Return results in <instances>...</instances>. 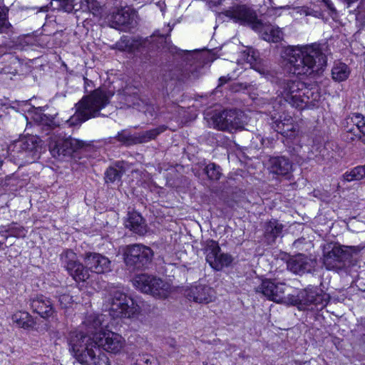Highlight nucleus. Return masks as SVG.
I'll list each match as a JSON object with an SVG mask.
<instances>
[{"label":"nucleus","mask_w":365,"mask_h":365,"mask_svg":"<svg viewBox=\"0 0 365 365\" xmlns=\"http://www.w3.org/2000/svg\"><path fill=\"white\" fill-rule=\"evenodd\" d=\"M90 341L91 337L77 332L68 334L70 351L81 365H108V358L100 347L108 352L117 354L125 344L123 338L113 331H105L96 340Z\"/></svg>","instance_id":"nucleus-1"},{"label":"nucleus","mask_w":365,"mask_h":365,"mask_svg":"<svg viewBox=\"0 0 365 365\" xmlns=\"http://www.w3.org/2000/svg\"><path fill=\"white\" fill-rule=\"evenodd\" d=\"M289 72L297 76H315L327 66V56L318 43L289 46L284 51Z\"/></svg>","instance_id":"nucleus-2"},{"label":"nucleus","mask_w":365,"mask_h":365,"mask_svg":"<svg viewBox=\"0 0 365 365\" xmlns=\"http://www.w3.org/2000/svg\"><path fill=\"white\" fill-rule=\"evenodd\" d=\"M252 68L267 81L278 86L277 92L292 107L298 109H304L307 107L309 100L310 90L304 83L299 80L281 79L277 76L275 71L259 62L252 64Z\"/></svg>","instance_id":"nucleus-3"},{"label":"nucleus","mask_w":365,"mask_h":365,"mask_svg":"<svg viewBox=\"0 0 365 365\" xmlns=\"http://www.w3.org/2000/svg\"><path fill=\"white\" fill-rule=\"evenodd\" d=\"M115 48L120 51L135 53L140 63L151 62L155 56V50L168 48L167 36L155 33L150 39H137L123 36L115 44Z\"/></svg>","instance_id":"nucleus-4"},{"label":"nucleus","mask_w":365,"mask_h":365,"mask_svg":"<svg viewBox=\"0 0 365 365\" xmlns=\"http://www.w3.org/2000/svg\"><path fill=\"white\" fill-rule=\"evenodd\" d=\"M111 96L113 94L105 90L93 91L76 104V111L66 121L67 123L70 126H76L91 118L99 115L100 110L109 103Z\"/></svg>","instance_id":"nucleus-5"},{"label":"nucleus","mask_w":365,"mask_h":365,"mask_svg":"<svg viewBox=\"0 0 365 365\" xmlns=\"http://www.w3.org/2000/svg\"><path fill=\"white\" fill-rule=\"evenodd\" d=\"M364 248L363 246H346L331 242L323 246V264L327 269L340 271L349 267L351 259Z\"/></svg>","instance_id":"nucleus-6"},{"label":"nucleus","mask_w":365,"mask_h":365,"mask_svg":"<svg viewBox=\"0 0 365 365\" xmlns=\"http://www.w3.org/2000/svg\"><path fill=\"white\" fill-rule=\"evenodd\" d=\"M153 252L149 247L141 244L127 245L123 249V259L130 272L147 268L152 262Z\"/></svg>","instance_id":"nucleus-7"},{"label":"nucleus","mask_w":365,"mask_h":365,"mask_svg":"<svg viewBox=\"0 0 365 365\" xmlns=\"http://www.w3.org/2000/svg\"><path fill=\"white\" fill-rule=\"evenodd\" d=\"M329 300V295L322 289L312 285L301 289L297 295L288 294L287 303L298 306L299 309H305L310 305L327 306Z\"/></svg>","instance_id":"nucleus-8"},{"label":"nucleus","mask_w":365,"mask_h":365,"mask_svg":"<svg viewBox=\"0 0 365 365\" xmlns=\"http://www.w3.org/2000/svg\"><path fill=\"white\" fill-rule=\"evenodd\" d=\"M133 284L142 292L160 299L167 298L171 292L169 283L147 274L136 275L133 279Z\"/></svg>","instance_id":"nucleus-9"},{"label":"nucleus","mask_w":365,"mask_h":365,"mask_svg":"<svg viewBox=\"0 0 365 365\" xmlns=\"http://www.w3.org/2000/svg\"><path fill=\"white\" fill-rule=\"evenodd\" d=\"M109 314L113 318H129L135 312L134 302L120 289L110 291L107 299Z\"/></svg>","instance_id":"nucleus-10"},{"label":"nucleus","mask_w":365,"mask_h":365,"mask_svg":"<svg viewBox=\"0 0 365 365\" xmlns=\"http://www.w3.org/2000/svg\"><path fill=\"white\" fill-rule=\"evenodd\" d=\"M243 115L237 110H225L215 113L211 117L214 128L229 132L242 130L244 127Z\"/></svg>","instance_id":"nucleus-11"},{"label":"nucleus","mask_w":365,"mask_h":365,"mask_svg":"<svg viewBox=\"0 0 365 365\" xmlns=\"http://www.w3.org/2000/svg\"><path fill=\"white\" fill-rule=\"evenodd\" d=\"M223 14L234 22L249 26L253 30L261 26V20L257 18L256 11L246 4H235L225 10Z\"/></svg>","instance_id":"nucleus-12"},{"label":"nucleus","mask_w":365,"mask_h":365,"mask_svg":"<svg viewBox=\"0 0 365 365\" xmlns=\"http://www.w3.org/2000/svg\"><path fill=\"white\" fill-rule=\"evenodd\" d=\"M84 143L71 137L52 135L49 141V151L53 157L61 158L70 156L77 150L83 148Z\"/></svg>","instance_id":"nucleus-13"},{"label":"nucleus","mask_w":365,"mask_h":365,"mask_svg":"<svg viewBox=\"0 0 365 365\" xmlns=\"http://www.w3.org/2000/svg\"><path fill=\"white\" fill-rule=\"evenodd\" d=\"M60 262L76 281L84 282L89 278V272L78 261L76 254L72 250L63 251L60 255Z\"/></svg>","instance_id":"nucleus-14"},{"label":"nucleus","mask_w":365,"mask_h":365,"mask_svg":"<svg viewBox=\"0 0 365 365\" xmlns=\"http://www.w3.org/2000/svg\"><path fill=\"white\" fill-rule=\"evenodd\" d=\"M108 21L111 27L127 31L137 26V14L130 7L121 6L113 11Z\"/></svg>","instance_id":"nucleus-15"},{"label":"nucleus","mask_w":365,"mask_h":365,"mask_svg":"<svg viewBox=\"0 0 365 365\" xmlns=\"http://www.w3.org/2000/svg\"><path fill=\"white\" fill-rule=\"evenodd\" d=\"M204 252L206 255V261L212 268L215 270H221L224 267L229 266L232 262L231 255L221 252L218 243L212 240L206 242Z\"/></svg>","instance_id":"nucleus-16"},{"label":"nucleus","mask_w":365,"mask_h":365,"mask_svg":"<svg viewBox=\"0 0 365 365\" xmlns=\"http://www.w3.org/2000/svg\"><path fill=\"white\" fill-rule=\"evenodd\" d=\"M107 317L103 314H92L88 315L83 323V327L80 331H73L88 337H91V341L96 339L100 334L105 332L104 328L108 327Z\"/></svg>","instance_id":"nucleus-17"},{"label":"nucleus","mask_w":365,"mask_h":365,"mask_svg":"<svg viewBox=\"0 0 365 365\" xmlns=\"http://www.w3.org/2000/svg\"><path fill=\"white\" fill-rule=\"evenodd\" d=\"M285 289L286 284L284 283H277L271 279H265L257 287L256 292L262 293L269 300L276 302H287V297H285Z\"/></svg>","instance_id":"nucleus-18"},{"label":"nucleus","mask_w":365,"mask_h":365,"mask_svg":"<svg viewBox=\"0 0 365 365\" xmlns=\"http://www.w3.org/2000/svg\"><path fill=\"white\" fill-rule=\"evenodd\" d=\"M85 266L88 271L97 274L106 273L111 270V262L109 259L99 253L86 252L83 256Z\"/></svg>","instance_id":"nucleus-19"},{"label":"nucleus","mask_w":365,"mask_h":365,"mask_svg":"<svg viewBox=\"0 0 365 365\" xmlns=\"http://www.w3.org/2000/svg\"><path fill=\"white\" fill-rule=\"evenodd\" d=\"M185 296L190 301L197 303L208 304L215 299L214 290L205 284H194L187 289Z\"/></svg>","instance_id":"nucleus-20"},{"label":"nucleus","mask_w":365,"mask_h":365,"mask_svg":"<svg viewBox=\"0 0 365 365\" xmlns=\"http://www.w3.org/2000/svg\"><path fill=\"white\" fill-rule=\"evenodd\" d=\"M315 264L314 259L303 254L292 256L287 261V269L299 275L310 272L315 267Z\"/></svg>","instance_id":"nucleus-21"},{"label":"nucleus","mask_w":365,"mask_h":365,"mask_svg":"<svg viewBox=\"0 0 365 365\" xmlns=\"http://www.w3.org/2000/svg\"><path fill=\"white\" fill-rule=\"evenodd\" d=\"M30 306L34 312L43 319L53 318L55 316V309L50 298L44 295H37L30 299Z\"/></svg>","instance_id":"nucleus-22"},{"label":"nucleus","mask_w":365,"mask_h":365,"mask_svg":"<svg viewBox=\"0 0 365 365\" xmlns=\"http://www.w3.org/2000/svg\"><path fill=\"white\" fill-rule=\"evenodd\" d=\"M15 148L38 158L43 148V141L37 135H25L15 143Z\"/></svg>","instance_id":"nucleus-23"},{"label":"nucleus","mask_w":365,"mask_h":365,"mask_svg":"<svg viewBox=\"0 0 365 365\" xmlns=\"http://www.w3.org/2000/svg\"><path fill=\"white\" fill-rule=\"evenodd\" d=\"M292 162L284 156L270 157L268 161L270 173L277 175H289L292 171Z\"/></svg>","instance_id":"nucleus-24"},{"label":"nucleus","mask_w":365,"mask_h":365,"mask_svg":"<svg viewBox=\"0 0 365 365\" xmlns=\"http://www.w3.org/2000/svg\"><path fill=\"white\" fill-rule=\"evenodd\" d=\"M124 224L126 228L139 235H143L147 232L145 222L137 212H129Z\"/></svg>","instance_id":"nucleus-25"},{"label":"nucleus","mask_w":365,"mask_h":365,"mask_svg":"<svg viewBox=\"0 0 365 365\" xmlns=\"http://www.w3.org/2000/svg\"><path fill=\"white\" fill-rule=\"evenodd\" d=\"M284 226L277 220L267 222L264 226V237L268 245L274 244L278 237H282Z\"/></svg>","instance_id":"nucleus-26"},{"label":"nucleus","mask_w":365,"mask_h":365,"mask_svg":"<svg viewBox=\"0 0 365 365\" xmlns=\"http://www.w3.org/2000/svg\"><path fill=\"white\" fill-rule=\"evenodd\" d=\"M260 28L255 31L261 33L264 40L272 42H279L283 38V32L278 27L273 25H266L261 21Z\"/></svg>","instance_id":"nucleus-27"},{"label":"nucleus","mask_w":365,"mask_h":365,"mask_svg":"<svg viewBox=\"0 0 365 365\" xmlns=\"http://www.w3.org/2000/svg\"><path fill=\"white\" fill-rule=\"evenodd\" d=\"M26 229L16 222H11L7 225H2L0 227V235L5 240L9 237L16 238L24 237L26 235Z\"/></svg>","instance_id":"nucleus-28"},{"label":"nucleus","mask_w":365,"mask_h":365,"mask_svg":"<svg viewBox=\"0 0 365 365\" xmlns=\"http://www.w3.org/2000/svg\"><path fill=\"white\" fill-rule=\"evenodd\" d=\"M166 129L167 126L160 125L149 130L137 133L138 144L145 143L155 139L158 135L165 131Z\"/></svg>","instance_id":"nucleus-29"},{"label":"nucleus","mask_w":365,"mask_h":365,"mask_svg":"<svg viewBox=\"0 0 365 365\" xmlns=\"http://www.w3.org/2000/svg\"><path fill=\"white\" fill-rule=\"evenodd\" d=\"M11 319L19 327L24 329H29L34 325L31 316L26 312H18L13 314Z\"/></svg>","instance_id":"nucleus-30"},{"label":"nucleus","mask_w":365,"mask_h":365,"mask_svg":"<svg viewBox=\"0 0 365 365\" xmlns=\"http://www.w3.org/2000/svg\"><path fill=\"white\" fill-rule=\"evenodd\" d=\"M124 172L125 170L119 163H116L115 166H110L105 173V182L113 183L115 181H120Z\"/></svg>","instance_id":"nucleus-31"},{"label":"nucleus","mask_w":365,"mask_h":365,"mask_svg":"<svg viewBox=\"0 0 365 365\" xmlns=\"http://www.w3.org/2000/svg\"><path fill=\"white\" fill-rule=\"evenodd\" d=\"M349 74V68L344 63H338L335 64L331 70L332 78L337 82H341L346 80Z\"/></svg>","instance_id":"nucleus-32"},{"label":"nucleus","mask_w":365,"mask_h":365,"mask_svg":"<svg viewBox=\"0 0 365 365\" xmlns=\"http://www.w3.org/2000/svg\"><path fill=\"white\" fill-rule=\"evenodd\" d=\"M178 73H174L175 78L180 81H186L187 80L195 79L198 77L197 67L192 65H186V66L177 71Z\"/></svg>","instance_id":"nucleus-33"},{"label":"nucleus","mask_w":365,"mask_h":365,"mask_svg":"<svg viewBox=\"0 0 365 365\" xmlns=\"http://www.w3.org/2000/svg\"><path fill=\"white\" fill-rule=\"evenodd\" d=\"M75 6L73 0H51L50 2V8L52 10L62 11L67 13H70L74 9H75Z\"/></svg>","instance_id":"nucleus-34"},{"label":"nucleus","mask_w":365,"mask_h":365,"mask_svg":"<svg viewBox=\"0 0 365 365\" xmlns=\"http://www.w3.org/2000/svg\"><path fill=\"white\" fill-rule=\"evenodd\" d=\"M115 139L126 146H130L138 144L137 133H131L127 130H123L118 132Z\"/></svg>","instance_id":"nucleus-35"},{"label":"nucleus","mask_w":365,"mask_h":365,"mask_svg":"<svg viewBox=\"0 0 365 365\" xmlns=\"http://www.w3.org/2000/svg\"><path fill=\"white\" fill-rule=\"evenodd\" d=\"M62 32H56L53 35H43L41 37V43H45V46L51 48L53 47H61L62 46L61 37Z\"/></svg>","instance_id":"nucleus-36"},{"label":"nucleus","mask_w":365,"mask_h":365,"mask_svg":"<svg viewBox=\"0 0 365 365\" xmlns=\"http://www.w3.org/2000/svg\"><path fill=\"white\" fill-rule=\"evenodd\" d=\"M120 100L128 107H133L135 109L140 106V101H143L136 93L130 94L127 90L123 93L120 94Z\"/></svg>","instance_id":"nucleus-37"},{"label":"nucleus","mask_w":365,"mask_h":365,"mask_svg":"<svg viewBox=\"0 0 365 365\" xmlns=\"http://www.w3.org/2000/svg\"><path fill=\"white\" fill-rule=\"evenodd\" d=\"M365 177V165L357 166L343 175V180L346 182L360 180Z\"/></svg>","instance_id":"nucleus-38"},{"label":"nucleus","mask_w":365,"mask_h":365,"mask_svg":"<svg viewBox=\"0 0 365 365\" xmlns=\"http://www.w3.org/2000/svg\"><path fill=\"white\" fill-rule=\"evenodd\" d=\"M34 120L39 124L38 126L44 125L46 126L48 129L53 128L58 125L53 117L48 116L42 113H36L34 115Z\"/></svg>","instance_id":"nucleus-39"},{"label":"nucleus","mask_w":365,"mask_h":365,"mask_svg":"<svg viewBox=\"0 0 365 365\" xmlns=\"http://www.w3.org/2000/svg\"><path fill=\"white\" fill-rule=\"evenodd\" d=\"M204 172L210 180L217 181L220 180L222 175L221 168L213 163L207 165L204 169Z\"/></svg>","instance_id":"nucleus-40"},{"label":"nucleus","mask_w":365,"mask_h":365,"mask_svg":"<svg viewBox=\"0 0 365 365\" xmlns=\"http://www.w3.org/2000/svg\"><path fill=\"white\" fill-rule=\"evenodd\" d=\"M80 9L91 11L93 14L99 13L102 9V4L98 0H79Z\"/></svg>","instance_id":"nucleus-41"},{"label":"nucleus","mask_w":365,"mask_h":365,"mask_svg":"<svg viewBox=\"0 0 365 365\" xmlns=\"http://www.w3.org/2000/svg\"><path fill=\"white\" fill-rule=\"evenodd\" d=\"M137 110L143 112L146 116L150 118L154 117L157 112L155 106L144 99L140 101V106H139Z\"/></svg>","instance_id":"nucleus-42"},{"label":"nucleus","mask_w":365,"mask_h":365,"mask_svg":"<svg viewBox=\"0 0 365 365\" xmlns=\"http://www.w3.org/2000/svg\"><path fill=\"white\" fill-rule=\"evenodd\" d=\"M351 121L357 127L359 131L365 135V116L361 113H354L351 118Z\"/></svg>","instance_id":"nucleus-43"},{"label":"nucleus","mask_w":365,"mask_h":365,"mask_svg":"<svg viewBox=\"0 0 365 365\" xmlns=\"http://www.w3.org/2000/svg\"><path fill=\"white\" fill-rule=\"evenodd\" d=\"M58 303L61 308L66 309L73 303V297L68 294H60Z\"/></svg>","instance_id":"nucleus-44"},{"label":"nucleus","mask_w":365,"mask_h":365,"mask_svg":"<svg viewBox=\"0 0 365 365\" xmlns=\"http://www.w3.org/2000/svg\"><path fill=\"white\" fill-rule=\"evenodd\" d=\"M286 126V123H283L282 121H276L275 125H274V128L275 130L282 134L284 136H289V133L292 131L291 128H287V129H284V127Z\"/></svg>","instance_id":"nucleus-45"},{"label":"nucleus","mask_w":365,"mask_h":365,"mask_svg":"<svg viewBox=\"0 0 365 365\" xmlns=\"http://www.w3.org/2000/svg\"><path fill=\"white\" fill-rule=\"evenodd\" d=\"M138 365H159L157 359L151 356H143L138 360Z\"/></svg>","instance_id":"nucleus-46"},{"label":"nucleus","mask_w":365,"mask_h":365,"mask_svg":"<svg viewBox=\"0 0 365 365\" xmlns=\"http://www.w3.org/2000/svg\"><path fill=\"white\" fill-rule=\"evenodd\" d=\"M9 24L7 21L6 12L4 9L0 6V32L8 28Z\"/></svg>","instance_id":"nucleus-47"},{"label":"nucleus","mask_w":365,"mask_h":365,"mask_svg":"<svg viewBox=\"0 0 365 365\" xmlns=\"http://www.w3.org/2000/svg\"><path fill=\"white\" fill-rule=\"evenodd\" d=\"M303 13L306 16H312L316 18H322L323 16V14L320 11H315L314 9L309 7H305L302 9Z\"/></svg>","instance_id":"nucleus-48"},{"label":"nucleus","mask_w":365,"mask_h":365,"mask_svg":"<svg viewBox=\"0 0 365 365\" xmlns=\"http://www.w3.org/2000/svg\"><path fill=\"white\" fill-rule=\"evenodd\" d=\"M322 1L324 4V5L327 8V9L330 11V12H331V13L336 12V10L334 6V4L332 3V1L331 0H322Z\"/></svg>","instance_id":"nucleus-49"},{"label":"nucleus","mask_w":365,"mask_h":365,"mask_svg":"<svg viewBox=\"0 0 365 365\" xmlns=\"http://www.w3.org/2000/svg\"><path fill=\"white\" fill-rule=\"evenodd\" d=\"M359 13L363 15V16L365 18V0H361L359 6Z\"/></svg>","instance_id":"nucleus-50"},{"label":"nucleus","mask_w":365,"mask_h":365,"mask_svg":"<svg viewBox=\"0 0 365 365\" xmlns=\"http://www.w3.org/2000/svg\"><path fill=\"white\" fill-rule=\"evenodd\" d=\"M227 81V79L225 76H222L219 78V86H222Z\"/></svg>","instance_id":"nucleus-51"},{"label":"nucleus","mask_w":365,"mask_h":365,"mask_svg":"<svg viewBox=\"0 0 365 365\" xmlns=\"http://www.w3.org/2000/svg\"><path fill=\"white\" fill-rule=\"evenodd\" d=\"M240 86L241 87H242L244 89H247L248 88V86H249V85L247 84V83H245V84L244 83H240Z\"/></svg>","instance_id":"nucleus-52"},{"label":"nucleus","mask_w":365,"mask_h":365,"mask_svg":"<svg viewBox=\"0 0 365 365\" xmlns=\"http://www.w3.org/2000/svg\"><path fill=\"white\" fill-rule=\"evenodd\" d=\"M287 128H292V131H293V130H294V126L292 125L286 124V126L284 127V129H287Z\"/></svg>","instance_id":"nucleus-53"},{"label":"nucleus","mask_w":365,"mask_h":365,"mask_svg":"<svg viewBox=\"0 0 365 365\" xmlns=\"http://www.w3.org/2000/svg\"><path fill=\"white\" fill-rule=\"evenodd\" d=\"M183 52L187 55H190V52L189 51H183Z\"/></svg>","instance_id":"nucleus-54"},{"label":"nucleus","mask_w":365,"mask_h":365,"mask_svg":"<svg viewBox=\"0 0 365 365\" xmlns=\"http://www.w3.org/2000/svg\"><path fill=\"white\" fill-rule=\"evenodd\" d=\"M84 81H85V83H87V82H88V80L86 78H84Z\"/></svg>","instance_id":"nucleus-55"},{"label":"nucleus","mask_w":365,"mask_h":365,"mask_svg":"<svg viewBox=\"0 0 365 365\" xmlns=\"http://www.w3.org/2000/svg\"><path fill=\"white\" fill-rule=\"evenodd\" d=\"M168 32H170L172 29L171 28H168Z\"/></svg>","instance_id":"nucleus-56"},{"label":"nucleus","mask_w":365,"mask_h":365,"mask_svg":"<svg viewBox=\"0 0 365 365\" xmlns=\"http://www.w3.org/2000/svg\"><path fill=\"white\" fill-rule=\"evenodd\" d=\"M41 11H46V9L45 8H41Z\"/></svg>","instance_id":"nucleus-57"},{"label":"nucleus","mask_w":365,"mask_h":365,"mask_svg":"<svg viewBox=\"0 0 365 365\" xmlns=\"http://www.w3.org/2000/svg\"><path fill=\"white\" fill-rule=\"evenodd\" d=\"M3 244H4V242L0 241V247H1Z\"/></svg>","instance_id":"nucleus-58"},{"label":"nucleus","mask_w":365,"mask_h":365,"mask_svg":"<svg viewBox=\"0 0 365 365\" xmlns=\"http://www.w3.org/2000/svg\"><path fill=\"white\" fill-rule=\"evenodd\" d=\"M297 243V241H294V245H296Z\"/></svg>","instance_id":"nucleus-59"}]
</instances>
